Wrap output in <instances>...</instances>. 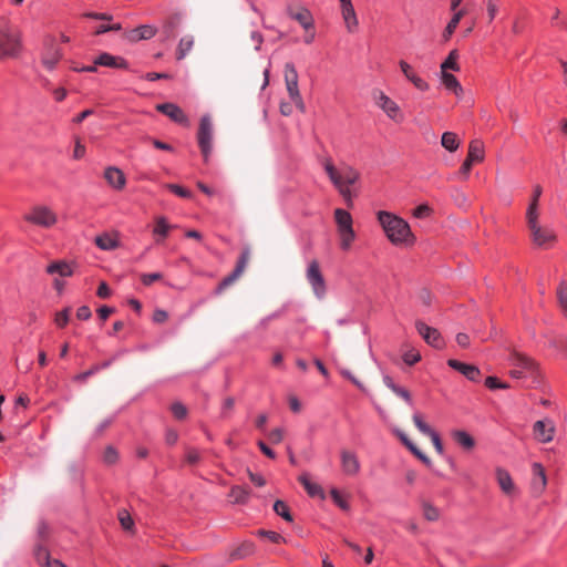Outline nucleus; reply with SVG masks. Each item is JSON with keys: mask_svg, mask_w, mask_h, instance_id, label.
Returning <instances> with one entry per match:
<instances>
[{"mask_svg": "<svg viewBox=\"0 0 567 567\" xmlns=\"http://www.w3.org/2000/svg\"><path fill=\"white\" fill-rule=\"evenodd\" d=\"M340 4L346 29L348 32L354 33L358 29L359 21L351 0H341Z\"/></svg>", "mask_w": 567, "mask_h": 567, "instance_id": "15", "label": "nucleus"}, {"mask_svg": "<svg viewBox=\"0 0 567 567\" xmlns=\"http://www.w3.org/2000/svg\"><path fill=\"white\" fill-rule=\"evenodd\" d=\"M375 104L393 121L401 122L403 115L400 112L399 105L385 95L382 91L377 90L373 92Z\"/></svg>", "mask_w": 567, "mask_h": 567, "instance_id": "10", "label": "nucleus"}, {"mask_svg": "<svg viewBox=\"0 0 567 567\" xmlns=\"http://www.w3.org/2000/svg\"><path fill=\"white\" fill-rule=\"evenodd\" d=\"M334 220L338 227V231H342L344 229H353V221L350 213L342 208H337L334 210Z\"/></svg>", "mask_w": 567, "mask_h": 567, "instance_id": "29", "label": "nucleus"}, {"mask_svg": "<svg viewBox=\"0 0 567 567\" xmlns=\"http://www.w3.org/2000/svg\"><path fill=\"white\" fill-rule=\"evenodd\" d=\"M340 467L343 475L355 477L361 471V463L355 452L342 449L340 450Z\"/></svg>", "mask_w": 567, "mask_h": 567, "instance_id": "9", "label": "nucleus"}, {"mask_svg": "<svg viewBox=\"0 0 567 567\" xmlns=\"http://www.w3.org/2000/svg\"><path fill=\"white\" fill-rule=\"evenodd\" d=\"M413 423L414 425L417 427V430L423 433L424 435H427L430 436L432 433H434L435 431H433L431 429V426L429 424H426L423 419H422V415L419 414V413H415L413 415Z\"/></svg>", "mask_w": 567, "mask_h": 567, "instance_id": "44", "label": "nucleus"}, {"mask_svg": "<svg viewBox=\"0 0 567 567\" xmlns=\"http://www.w3.org/2000/svg\"><path fill=\"white\" fill-rule=\"evenodd\" d=\"M250 551H251V545L250 544H245V545H243V547H240L237 550H235L231 554V557L234 559L243 558L246 555H248Z\"/></svg>", "mask_w": 567, "mask_h": 567, "instance_id": "63", "label": "nucleus"}, {"mask_svg": "<svg viewBox=\"0 0 567 567\" xmlns=\"http://www.w3.org/2000/svg\"><path fill=\"white\" fill-rule=\"evenodd\" d=\"M306 278L311 286L315 296L322 299L326 296L327 288L318 260L313 259L309 262L306 271Z\"/></svg>", "mask_w": 567, "mask_h": 567, "instance_id": "7", "label": "nucleus"}, {"mask_svg": "<svg viewBox=\"0 0 567 567\" xmlns=\"http://www.w3.org/2000/svg\"><path fill=\"white\" fill-rule=\"evenodd\" d=\"M195 39L190 34L184 35L176 48V59L183 60L193 49Z\"/></svg>", "mask_w": 567, "mask_h": 567, "instance_id": "30", "label": "nucleus"}, {"mask_svg": "<svg viewBox=\"0 0 567 567\" xmlns=\"http://www.w3.org/2000/svg\"><path fill=\"white\" fill-rule=\"evenodd\" d=\"M378 220L384 230L388 239L396 246H412L415 243V236L411 231L410 225L401 217L380 210Z\"/></svg>", "mask_w": 567, "mask_h": 567, "instance_id": "2", "label": "nucleus"}, {"mask_svg": "<svg viewBox=\"0 0 567 567\" xmlns=\"http://www.w3.org/2000/svg\"><path fill=\"white\" fill-rule=\"evenodd\" d=\"M249 259H250V252L248 249H245L241 252L234 271L230 275H228L227 277H225L219 282V285L216 289V293H221L225 289H227L229 286H231L243 275Z\"/></svg>", "mask_w": 567, "mask_h": 567, "instance_id": "11", "label": "nucleus"}, {"mask_svg": "<svg viewBox=\"0 0 567 567\" xmlns=\"http://www.w3.org/2000/svg\"><path fill=\"white\" fill-rule=\"evenodd\" d=\"M260 535L267 537L270 542L275 544H279L284 540L282 536L276 532L271 530H261Z\"/></svg>", "mask_w": 567, "mask_h": 567, "instance_id": "64", "label": "nucleus"}, {"mask_svg": "<svg viewBox=\"0 0 567 567\" xmlns=\"http://www.w3.org/2000/svg\"><path fill=\"white\" fill-rule=\"evenodd\" d=\"M171 411L173 415L178 420H183L187 415V409L181 402L173 403L171 406Z\"/></svg>", "mask_w": 567, "mask_h": 567, "instance_id": "53", "label": "nucleus"}, {"mask_svg": "<svg viewBox=\"0 0 567 567\" xmlns=\"http://www.w3.org/2000/svg\"><path fill=\"white\" fill-rule=\"evenodd\" d=\"M557 300L560 309L564 315L567 316V285L566 282H560L557 288Z\"/></svg>", "mask_w": 567, "mask_h": 567, "instance_id": "40", "label": "nucleus"}, {"mask_svg": "<svg viewBox=\"0 0 567 567\" xmlns=\"http://www.w3.org/2000/svg\"><path fill=\"white\" fill-rule=\"evenodd\" d=\"M47 272L50 275L56 274L61 277H70L73 275V267L65 260H58L48 265Z\"/></svg>", "mask_w": 567, "mask_h": 567, "instance_id": "24", "label": "nucleus"}, {"mask_svg": "<svg viewBox=\"0 0 567 567\" xmlns=\"http://www.w3.org/2000/svg\"><path fill=\"white\" fill-rule=\"evenodd\" d=\"M156 110L166 116H168L172 121L179 124H188L187 116L184 111L174 103H163L156 106Z\"/></svg>", "mask_w": 567, "mask_h": 567, "instance_id": "16", "label": "nucleus"}, {"mask_svg": "<svg viewBox=\"0 0 567 567\" xmlns=\"http://www.w3.org/2000/svg\"><path fill=\"white\" fill-rule=\"evenodd\" d=\"M285 432L278 427L269 432L268 439L271 444H279L284 440Z\"/></svg>", "mask_w": 567, "mask_h": 567, "instance_id": "58", "label": "nucleus"}, {"mask_svg": "<svg viewBox=\"0 0 567 567\" xmlns=\"http://www.w3.org/2000/svg\"><path fill=\"white\" fill-rule=\"evenodd\" d=\"M399 66L401 69V72L404 74V76L409 80L412 78V75H414L416 72L415 70L413 69L412 65H410L406 61L404 60H401L399 62Z\"/></svg>", "mask_w": 567, "mask_h": 567, "instance_id": "61", "label": "nucleus"}, {"mask_svg": "<svg viewBox=\"0 0 567 567\" xmlns=\"http://www.w3.org/2000/svg\"><path fill=\"white\" fill-rule=\"evenodd\" d=\"M533 473H534V486L538 487L539 491H544L547 480L544 467L539 463L533 464Z\"/></svg>", "mask_w": 567, "mask_h": 567, "instance_id": "36", "label": "nucleus"}, {"mask_svg": "<svg viewBox=\"0 0 567 567\" xmlns=\"http://www.w3.org/2000/svg\"><path fill=\"white\" fill-rule=\"evenodd\" d=\"M485 385L491 389V390H495V389H507L508 385L506 383H503L501 382L497 378L495 377H488L486 380H485Z\"/></svg>", "mask_w": 567, "mask_h": 567, "instance_id": "57", "label": "nucleus"}, {"mask_svg": "<svg viewBox=\"0 0 567 567\" xmlns=\"http://www.w3.org/2000/svg\"><path fill=\"white\" fill-rule=\"evenodd\" d=\"M532 244L540 249H549L557 241L555 230L547 225L536 224L527 228Z\"/></svg>", "mask_w": 567, "mask_h": 567, "instance_id": "4", "label": "nucleus"}, {"mask_svg": "<svg viewBox=\"0 0 567 567\" xmlns=\"http://www.w3.org/2000/svg\"><path fill=\"white\" fill-rule=\"evenodd\" d=\"M167 188L169 190H172L174 194H176L177 196H181V197H184V198L190 197V192L187 190L186 188L179 186V185L168 184Z\"/></svg>", "mask_w": 567, "mask_h": 567, "instance_id": "60", "label": "nucleus"}, {"mask_svg": "<svg viewBox=\"0 0 567 567\" xmlns=\"http://www.w3.org/2000/svg\"><path fill=\"white\" fill-rule=\"evenodd\" d=\"M118 520L121 523V526L125 530H133L134 528V522L130 515V513L126 509H121L118 512Z\"/></svg>", "mask_w": 567, "mask_h": 567, "instance_id": "45", "label": "nucleus"}, {"mask_svg": "<svg viewBox=\"0 0 567 567\" xmlns=\"http://www.w3.org/2000/svg\"><path fill=\"white\" fill-rule=\"evenodd\" d=\"M409 81L420 91H427L429 90L427 82L425 80H423L417 73L412 75V78L409 79Z\"/></svg>", "mask_w": 567, "mask_h": 567, "instance_id": "55", "label": "nucleus"}, {"mask_svg": "<svg viewBox=\"0 0 567 567\" xmlns=\"http://www.w3.org/2000/svg\"><path fill=\"white\" fill-rule=\"evenodd\" d=\"M401 442L425 465H431V460L401 431H396Z\"/></svg>", "mask_w": 567, "mask_h": 567, "instance_id": "26", "label": "nucleus"}, {"mask_svg": "<svg viewBox=\"0 0 567 567\" xmlns=\"http://www.w3.org/2000/svg\"><path fill=\"white\" fill-rule=\"evenodd\" d=\"M457 59L458 51L454 49L449 53L447 58L441 64V72H447V70L460 71Z\"/></svg>", "mask_w": 567, "mask_h": 567, "instance_id": "35", "label": "nucleus"}, {"mask_svg": "<svg viewBox=\"0 0 567 567\" xmlns=\"http://www.w3.org/2000/svg\"><path fill=\"white\" fill-rule=\"evenodd\" d=\"M70 308H65L62 311L55 313L54 322L58 327L63 328L68 324L70 320Z\"/></svg>", "mask_w": 567, "mask_h": 567, "instance_id": "49", "label": "nucleus"}, {"mask_svg": "<svg viewBox=\"0 0 567 567\" xmlns=\"http://www.w3.org/2000/svg\"><path fill=\"white\" fill-rule=\"evenodd\" d=\"M322 165L332 185L342 196L347 205L351 206L353 198L351 186L359 182V171L347 163H341L340 166L337 167L331 158H324Z\"/></svg>", "mask_w": 567, "mask_h": 567, "instance_id": "1", "label": "nucleus"}, {"mask_svg": "<svg viewBox=\"0 0 567 567\" xmlns=\"http://www.w3.org/2000/svg\"><path fill=\"white\" fill-rule=\"evenodd\" d=\"M285 84L290 100L295 103L297 109L303 113L306 105L299 91L298 82H287Z\"/></svg>", "mask_w": 567, "mask_h": 567, "instance_id": "25", "label": "nucleus"}, {"mask_svg": "<svg viewBox=\"0 0 567 567\" xmlns=\"http://www.w3.org/2000/svg\"><path fill=\"white\" fill-rule=\"evenodd\" d=\"M104 177L106 182L115 189H122L125 186L126 179L124 173L116 167H109L105 169Z\"/></svg>", "mask_w": 567, "mask_h": 567, "instance_id": "20", "label": "nucleus"}, {"mask_svg": "<svg viewBox=\"0 0 567 567\" xmlns=\"http://www.w3.org/2000/svg\"><path fill=\"white\" fill-rule=\"evenodd\" d=\"M509 361L513 367L525 369L526 371H530V373L536 370V363L530 358L520 352H512Z\"/></svg>", "mask_w": 567, "mask_h": 567, "instance_id": "22", "label": "nucleus"}, {"mask_svg": "<svg viewBox=\"0 0 567 567\" xmlns=\"http://www.w3.org/2000/svg\"><path fill=\"white\" fill-rule=\"evenodd\" d=\"M555 424L549 419L536 421L533 425V434L536 441L540 443H549L554 439Z\"/></svg>", "mask_w": 567, "mask_h": 567, "instance_id": "12", "label": "nucleus"}, {"mask_svg": "<svg viewBox=\"0 0 567 567\" xmlns=\"http://www.w3.org/2000/svg\"><path fill=\"white\" fill-rule=\"evenodd\" d=\"M34 558L38 561V564L42 566H49L50 563L53 560L50 558V554L45 547L42 545H38L34 549Z\"/></svg>", "mask_w": 567, "mask_h": 567, "instance_id": "38", "label": "nucleus"}, {"mask_svg": "<svg viewBox=\"0 0 567 567\" xmlns=\"http://www.w3.org/2000/svg\"><path fill=\"white\" fill-rule=\"evenodd\" d=\"M234 406H235V399L230 398V396L226 398L221 405V416L228 417L229 412L234 409Z\"/></svg>", "mask_w": 567, "mask_h": 567, "instance_id": "59", "label": "nucleus"}, {"mask_svg": "<svg viewBox=\"0 0 567 567\" xmlns=\"http://www.w3.org/2000/svg\"><path fill=\"white\" fill-rule=\"evenodd\" d=\"M330 495H331V498L333 499V502L336 503V505H338L343 511H349V508H350L349 503L342 497V495L340 494V492L337 488H332L330 491Z\"/></svg>", "mask_w": 567, "mask_h": 567, "instance_id": "50", "label": "nucleus"}, {"mask_svg": "<svg viewBox=\"0 0 567 567\" xmlns=\"http://www.w3.org/2000/svg\"><path fill=\"white\" fill-rule=\"evenodd\" d=\"M402 359L408 365H414L421 360V354L417 350L410 349L402 354Z\"/></svg>", "mask_w": 567, "mask_h": 567, "instance_id": "48", "label": "nucleus"}, {"mask_svg": "<svg viewBox=\"0 0 567 567\" xmlns=\"http://www.w3.org/2000/svg\"><path fill=\"white\" fill-rule=\"evenodd\" d=\"M24 219L31 224L40 227L51 228L58 221L56 214L47 206H34L25 216Z\"/></svg>", "mask_w": 567, "mask_h": 567, "instance_id": "6", "label": "nucleus"}, {"mask_svg": "<svg viewBox=\"0 0 567 567\" xmlns=\"http://www.w3.org/2000/svg\"><path fill=\"white\" fill-rule=\"evenodd\" d=\"M172 226L167 223L165 217H157L155 220L154 235L156 236V243H161L168 236Z\"/></svg>", "mask_w": 567, "mask_h": 567, "instance_id": "32", "label": "nucleus"}, {"mask_svg": "<svg viewBox=\"0 0 567 567\" xmlns=\"http://www.w3.org/2000/svg\"><path fill=\"white\" fill-rule=\"evenodd\" d=\"M431 213L432 208L426 204H422L413 210V216L415 218H426L431 215Z\"/></svg>", "mask_w": 567, "mask_h": 567, "instance_id": "54", "label": "nucleus"}, {"mask_svg": "<svg viewBox=\"0 0 567 567\" xmlns=\"http://www.w3.org/2000/svg\"><path fill=\"white\" fill-rule=\"evenodd\" d=\"M284 78H285V83H287V82H298V79H299L298 72H297L295 65L291 62H287L285 64Z\"/></svg>", "mask_w": 567, "mask_h": 567, "instance_id": "46", "label": "nucleus"}, {"mask_svg": "<svg viewBox=\"0 0 567 567\" xmlns=\"http://www.w3.org/2000/svg\"><path fill=\"white\" fill-rule=\"evenodd\" d=\"M441 81L447 90L454 92L456 95L462 93V86L453 74L449 72H441Z\"/></svg>", "mask_w": 567, "mask_h": 567, "instance_id": "34", "label": "nucleus"}, {"mask_svg": "<svg viewBox=\"0 0 567 567\" xmlns=\"http://www.w3.org/2000/svg\"><path fill=\"white\" fill-rule=\"evenodd\" d=\"M467 158L474 163H481L484 159V144L480 140H473L468 145Z\"/></svg>", "mask_w": 567, "mask_h": 567, "instance_id": "31", "label": "nucleus"}, {"mask_svg": "<svg viewBox=\"0 0 567 567\" xmlns=\"http://www.w3.org/2000/svg\"><path fill=\"white\" fill-rule=\"evenodd\" d=\"M230 496L235 503H246L249 496V492L241 486H234L230 491Z\"/></svg>", "mask_w": 567, "mask_h": 567, "instance_id": "43", "label": "nucleus"}, {"mask_svg": "<svg viewBox=\"0 0 567 567\" xmlns=\"http://www.w3.org/2000/svg\"><path fill=\"white\" fill-rule=\"evenodd\" d=\"M157 32V29L153 25H140L136 29L131 31L130 40L138 41V40H148L152 39Z\"/></svg>", "mask_w": 567, "mask_h": 567, "instance_id": "28", "label": "nucleus"}, {"mask_svg": "<svg viewBox=\"0 0 567 567\" xmlns=\"http://www.w3.org/2000/svg\"><path fill=\"white\" fill-rule=\"evenodd\" d=\"M422 507H423V515H424L425 519H427L430 522H434V520L439 519L440 512L436 507H434L430 503H423Z\"/></svg>", "mask_w": 567, "mask_h": 567, "instance_id": "47", "label": "nucleus"}, {"mask_svg": "<svg viewBox=\"0 0 567 567\" xmlns=\"http://www.w3.org/2000/svg\"><path fill=\"white\" fill-rule=\"evenodd\" d=\"M539 223V206H535V203H529L526 212L527 228Z\"/></svg>", "mask_w": 567, "mask_h": 567, "instance_id": "39", "label": "nucleus"}, {"mask_svg": "<svg viewBox=\"0 0 567 567\" xmlns=\"http://www.w3.org/2000/svg\"><path fill=\"white\" fill-rule=\"evenodd\" d=\"M449 367L462 373L470 381H478L481 371L476 365L463 363L455 359L447 360Z\"/></svg>", "mask_w": 567, "mask_h": 567, "instance_id": "17", "label": "nucleus"}, {"mask_svg": "<svg viewBox=\"0 0 567 567\" xmlns=\"http://www.w3.org/2000/svg\"><path fill=\"white\" fill-rule=\"evenodd\" d=\"M460 138L453 132H445L441 137V145L449 152H455L460 147Z\"/></svg>", "mask_w": 567, "mask_h": 567, "instance_id": "33", "label": "nucleus"}, {"mask_svg": "<svg viewBox=\"0 0 567 567\" xmlns=\"http://www.w3.org/2000/svg\"><path fill=\"white\" fill-rule=\"evenodd\" d=\"M458 23H460V21H457L456 19H454L452 17V19L450 20V22L447 23V25L445 27V29L442 33V39L444 42H447L451 39V37L455 32Z\"/></svg>", "mask_w": 567, "mask_h": 567, "instance_id": "52", "label": "nucleus"}, {"mask_svg": "<svg viewBox=\"0 0 567 567\" xmlns=\"http://www.w3.org/2000/svg\"><path fill=\"white\" fill-rule=\"evenodd\" d=\"M104 462L107 464H114L117 461V452L112 447H106L104 455Z\"/></svg>", "mask_w": 567, "mask_h": 567, "instance_id": "62", "label": "nucleus"}, {"mask_svg": "<svg viewBox=\"0 0 567 567\" xmlns=\"http://www.w3.org/2000/svg\"><path fill=\"white\" fill-rule=\"evenodd\" d=\"M202 460L200 453L193 447H187L185 451V461L189 465H195Z\"/></svg>", "mask_w": 567, "mask_h": 567, "instance_id": "51", "label": "nucleus"}, {"mask_svg": "<svg viewBox=\"0 0 567 567\" xmlns=\"http://www.w3.org/2000/svg\"><path fill=\"white\" fill-rule=\"evenodd\" d=\"M274 511L277 515L281 516L287 522H292V516L289 512L287 504L282 501H276L274 504Z\"/></svg>", "mask_w": 567, "mask_h": 567, "instance_id": "42", "label": "nucleus"}, {"mask_svg": "<svg viewBox=\"0 0 567 567\" xmlns=\"http://www.w3.org/2000/svg\"><path fill=\"white\" fill-rule=\"evenodd\" d=\"M185 19V13L183 11H174L171 12L162 23V32L163 34L169 39L174 38L177 30L181 28L183 21Z\"/></svg>", "mask_w": 567, "mask_h": 567, "instance_id": "14", "label": "nucleus"}, {"mask_svg": "<svg viewBox=\"0 0 567 567\" xmlns=\"http://www.w3.org/2000/svg\"><path fill=\"white\" fill-rule=\"evenodd\" d=\"M415 329L427 344L434 348L443 347V339L437 329L427 326L422 320L415 321Z\"/></svg>", "mask_w": 567, "mask_h": 567, "instance_id": "13", "label": "nucleus"}, {"mask_svg": "<svg viewBox=\"0 0 567 567\" xmlns=\"http://www.w3.org/2000/svg\"><path fill=\"white\" fill-rule=\"evenodd\" d=\"M298 481L305 487L306 492L310 497H319L321 499H324L326 494L322 487L319 484L311 482L307 473L301 474L298 477Z\"/></svg>", "mask_w": 567, "mask_h": 567, "instance_id": "21", "label": "nucleus"}, {"mask_svg": "<svg viewBox=\"0 0 567 567\" xmlns=\"http://www.w3.org/2000/svg\"><path fill=\"white\" fill-rule=\"evenodd\" d=\"M496 478H497V483H498L501 489L505 494H507V495L513 494L515 486H514L512 477L507 471H505L503 468H497L496 470Z\"/></svg>", "mask_w": 567, "mask_h": 567, "instance_id": "27", "label": "nucleus"}, {"mask_svg": "<svg viewBox=\"0 0 567 567\" xmlns=\"http://www.w3.org/2000/svg\"><path fill=\"white\" fill-rule=\"evenodd\" d=\"M95 65H102L115 69H126L127 62L120 56H114L110 53H102L95 59Z\"/></svg>", "mask_w": 567, "mask_h": 567, "instance_id": "19", "label": "nucleus"}, {"mask_svg": "<svg viewBox=\"0 0 567 567\" xmlns=\"http://www.w3.org/2000/svg\"><path fill=\"white\" fill-rule=\"evenodd\" d=\"M197 138L204 159L207 162L213 148V123L208 115L200 118Z\"/></svg>", "mask_w": 567, "mask_h": 567, "instance_id": "8", "label": "nucleus"}, {"mask_svg": "<svg viewBox=\"0 0 567 567\" xmlns=\"http://www.w3.org/2000/svg\"><path fill=\"white\" fill-rule=\"evenodd\" d=\"M62 58L63 52L56 43V40L54 38L45 39L41 52V64L43 68L48 71H53Z\"/></svg>", "mask_w": 567, "mask_h": 567, "instance_id": "5", "label": "nucleus"}, {"mask_svg": "<svg viewBox=\"0 0 567 567\" xmlns=\"http://www.w3.org/2000/svg\"><path fill=\"white\" fill-rule=\"evenodd\" d=\"M287 14L298 21L306 31L313 29V18L308 9L302 7L298 11H295L292 7L289 6L287 7Z\"/></svg>", "mask_w": 567, "mask_h": 567, "instance_id": "18", "label": "nucleus"}, {"mask_svg": "<svg viewBox=\"0 0 567 567\" xmlns=\"http://www.w3.org/2000/svg\"><path fill=\"white\" fill-rule=\"evenodd\" d=\"M451 436L458 446L466 451H470L475 446V440L464 430H453L451 432Z\"/></svg>", "mask_w": 567, "mask_h": 567, "instance_id": "23", "label": "nucleus"}, {"mask_svg": "<svg viewBox=\"0 0 567 567\" xmlns=\"http://www.w3.org/2000/svg\"><path fill=\"white\" fill-rule=\"evenodd\" d=\"M163 278V275L161 272H153V274H142L141 275V281L145 286L152 285L154 281L161 280Z\"/></svg>", "mask_w": 567, "mask_h": 567, "instance_id": "56", "label": "nucleus"}, {"mask_svg": "<svg viewBox=\"0 0 567 567\" xmlns=\"http://www.w3.org/2000/svg\"><path fill=\"white\" fill-rule=\"evenodd\" d=\"M95 244L102 250H113L118 246L117 241L109 234L97 236L95 238Z\"/></svg>", "mask_w": 567, "mask_h": 567, "instance_id": "37", "label": "nucleus"}, {"mask_svg": "<svg viewBox=\"0 0 567 567\" xmlns=\"http://www.w3.org/2000/svg\"><path fill=\"white\" fill-rule=\"evenodd\" d=\"M339 236L341 248L348 250L355 238V233L353 229H344L339 231Z\"/></svg>", "mask_w": 567, "mask_h": 567, "instance_id": "41", "label": "nucleus"}, {"mask_svg": "<svg viewBox=\"0 0 567 567\" xmlns=\"http://www.w3.org/2000/svg\"><path fill=\"white\" fill-rule=\"evenodd\" d=\"M21 49L20 31L9 20L0 19V61L16 58Z\"/></svg>", "mask_w": 567, "mask_h": 567, "instance_id": "3", "label": "nucleus"}]
</instances>
